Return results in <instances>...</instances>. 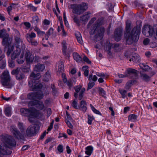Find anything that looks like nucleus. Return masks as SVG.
<instances>
[{"instance_id":"0e129e2a","label":"nucleus","mask_w":157,"mask_h":157,"mask_svg":"<svg viewBox=\"0 0 157 157\" xmlns=\"http://www.w3.org/2000/svg\"><path fill=\"white\" fill-rule=\"evenodd\" d=\"M52 114L51 110L50 108L47 109V116L48 117H49Z\"/></svg>"},{"instance_id":"f03ea898","label":"nucleus","mask_w":157,"mask_h":157,"mask_svg":"<svg viewBox=\"0 0 157 157\" xmlns=\"http://www.w3.org/2000/svg\"><path fill=\"white\" fill-rule=\"evenodd\" d=\"M43 96V92L40 90H38L36 93L32 92L29 93L28 95V98L32 101L29 103L28 106L29 107L36 105V107L39 109H43L44 108V105L42 101H38L37 99H41Z\"/></svg>"},{"instance_id":"a19ab883","label":"nucleus","mask_w":157,"mask_h":157,"mask_svg":"<svg viewBox=\"0 0 157 157\" xmlns=\"http://www.w3.org/2000/svg\"><path fill=\"white\" fill-rule=\"evenodd\" d=\"M85 89L84 88H82L79 94V100H81L82 99L83 97V93L84 92Z\"/></svg>"},{"instance_id":"69168bd1","label":"nucleus","mask_w":157,"mask_h":157,"mask_svg":"<svg viewBox=\"0 0 157 157\" xmlns=\"http://www.w3.org/2000/svg\"><path fill=\"white\" fill-rule=\"evenodd\" d=\"M149 39L147 38H146L144 39V41H143V43L144 45H147V44H148V43H149Z\"/></svg>"},{"instance_id":"6e6d98bb","label":"nucleus","mask_w":157,"mask_h":157,"mask_svg":"<svg viewBox=\"0 0 157 157\" xmlns=\"http://www.w3.org/2000/svg\"><path fill=\"white\" fill-rule=\"evenodd\" d=\"M82 88V86L80 85L76 87L75 88V91L77 93L80 92Z\"/></svg>"},{"instance_id":"b1692460","label":"nucleus","mask_w":157,"mask_h":157,"mask_svg":"<svg viewBox=\"0 0 157 157\" xmlns=\"http://www.w3.org/2000/svg\"><path fill=\"white\" fill-rule=\"evenodd\" d=\"M73 58L75 60L78 62H80L82 60V58L77 53L75 52L73 54Z\"/></svg>"},{"instance_id":"9b49d317","label":"nucleus","mask_w":157,"mask_h":157,"mask_svg":"<svg viewBox=\"0 0 157 157\" xmlns=\"http://www.w3.org/2000/svg\"><path fill=\"white\" fill-rule=\"evenodd\" d=\"M22 52H24V56H25V59L27 63H32L34 59L33 55L28 50H23Z\"/></svg>"},{"instance_id":"aec40b11","label":"nucleus","mask_w":157,"mask_h":157,"mask_svg":"<svg viewBox=\"0 0 157 157\" xmlns=\"http://www.w3.org/2000/svg\"><path fill=\"white\" fill-rule=\"evenodd\" d=\"M56 11L55 10H54L53 11L54 13H55L56 16L58 18V20L59 21L60 24H63L62 17L61 16H58V13H60V11L58 6V5L57 3L56 4Z\"/></svg>"},{"instance_id":"bf43d9fd","label":"nucleus","mask_w":157,"mask_h":157,"mask_svg":"<svg viewBox=\"0 0 157 157\" xmlns=\"http://www.w3.org/2000/svg\"><path fill=\"white\" fill-rule=\"evenodd\" d=\"M83 59L84 61L86 62L87 63L89 64L91 63V62L86 56H84Z\"/></svg>"},{"instance_id":"6ab92c4d","label":"nucleus","mask_w":157,"mask_h":157,"mask_svg":"<svg viewBox=\"0 0 157 157\" xmlns=\"http://www.w3.org/2000/svg\"><path fill=\"white\" fill-rule=\"evenodd\" d=\"M104 33V29L102 27H100L98 30V34L96 35V37L98 38V40L101 39L103 37Z\"/></svg>"},{"instance_id":"37998d69","label":"nucleus","mask_w":157,"mask_h":157,"mask_svg":"<svg viewBox=\"0 0 157 157\" xmlns=\"http://www.w3.org/2000/svg\"><path fill=\"white\" fill-rule=\"evenodd\" d=\"M141 77L145 81H147L150 79V77L146 74H143L141 75Z\"/></svg>"},{"instance_id":"412c9836","label":"nucleus","mask_w":157,"mask_h":157,"mask_svg":"<svg viewBox=\"0 0 157 157\" xmlns=\"http://www.w3.org/2000/svg\"><path fill=\"white\" fill-rule=\"evenodd\" d=\"M90 17V13L88 12L80 17V20L83 22H86L88 21Z\"/></svg>"},{"instance_id":"72a5a7b5","label":"nucleus","mask_w":157,"mask_h":157,"mask_svg":"<svg viewBox=\"0 0 157 157\" xmlns=\"http://www.w3.org/2000/svg\"><path fill=\"white\" fill-rule=\"evenodd\" d=\"M51 77L50 73L47 71L43 76V80L45 81L48 82L50 79Z\"/></svg>"},{"instance_id":"3c124183","label":"nucleus","mask_w":157,"mask_h":157,"mask_svg":"<svg viewBox=\"0 0 157 157\" xmlns=\"http://www.w3.org/2000/svg\"><path fill=\"white\" fill-rule=\"evenodd\" d=\"M24 77V75L22 74H18L16 75V78L17 79L20 80L23 79Z\"/></svg>"},{"instance_id":"13d9d810","label":"nucleus","mask_w":157,"mask_h":157,"mask_svg":"<svg viewBox=\"0 0 157 157\" xmlns=\"http://www.w3.org/2000/svg\"><path fill=\"white\" fill-rule=\"evenodd\" d=\"M71 105L75 109L78 108V107L77 106V102L75 101H73Z\"/></svg>"},{"instance_id":"6e6552de","label":"nucleus","mask_w":157,"mask_h":157,"mask_svg":"<svg viewBox=\"0 0 157 157\" xmlns=\"http://www.w3.org/2000/svg\"><path fill=\"white\" fill-rule=\"evenodd\" d=\"M10 44L8 46V49L7 51V55L9 56L11 55V58L12 59H14L16 58H17L20 54H21L22 51V49L20 48H16L13 51L14 47L13 46L10 45Z\"/></svg>"},{"instance_id":"0eeeda50","label":"nucleus","mask_w":157,"mask_h":157,"mask_svg":"<svg viewBox=\"0 0 157 157\" xmlns=\"http://www.w3.org/2000/svg\"><path fill=\"white\" fill-rule=\"evenodd\" d=\"M142 33L146 36H153L157 39V26L154 28L149 25H145L143 28Z\"/></svg>"},{"instance_id":"052dcab7","label":"nucleus","mask_w":157,"mask_h":157,"mask_svg":"<svg viewBox=\"0 0 157 157\" xmlns=\"http://www.w3.org/2000/svg\"><path fill=\"white\" fill-rule=\"evenodd\" d=\"M118 76L119 78H124L128 76V74L125 73V72L124 75L122 74H118Z\"/></svg>"},{"instance_id":"864d4df0","label":"nucleus","mask_w":157,"mask_h":157,"mask_svg":"<svg viewBox=\"0 0 157 157\" xmlns=\"http://www.w3.org/2000/svg\"><path fill=\"white\" fill-rule=\"evenodd\" d=\"M29 42L32 45L35 46H37L38 44L37 41L34 40H32L31 41H30Z\"/></svg>"},{"instance_id":"c9c22d12","label":"nucleus","mask_w":157,"mask_h":157,"mask_svg":"<svg viewBox=\"0 0 157 157\" xmlns=\"http://www.w3.org/2000/svg\"><path fill=\"white\" fill-rule=\"evenodd\" d=\"M140 66L143 70L145 71H147L150 68V67L148 65L143 63H140Z\"/></svg>"},{"instance_id":"ddd939ff","label":"nucleus","mask_w":157,"mask_h":157,"mask_svg":"<svg viewBox=\"0 0 157 157\" xmlns=\"http://www.w3.org/2000/svg\"><path fill=\"white\" fill-rule=\"evenodd\" d=\"M11 131L15 137L18 139H23L24 138V135L21 134L17 131L16 127L12 126L11 129Z\"/></svg>"},{"instance_id":"2eb2a0df","label":"nucleus","mask_w":157,"mask_h":157,"mask_svg":"<svg viewBox=\"0 0 157 157\" xmlns=\"http://www.w3.org/2000/svg\"><path fill=\"white\" fill-rule=\"evenodd\" d=\"M122 30L120 28H117L116 29L114 34L115 39L117 41H119L121 38Z\"/></svg>"},{"instance_id":"5fc2aeb1","label":"nucleus","mask_w":157,"mask_h":157,"mask_svg":"<svg viewBox=\"0 0 157 157\" xmlns=\"http://www.w3.org/2000/svg\"><path fill=\"white\" fill-rule=\"evenodd\" d=\"M94 84L95 83L94 82L90 81L88 84V89H90L92 88Z\"/></svg>"},{"instance_id":"49530a36","label":"nucleus","mask_w":157,"mask_h":157,"mask_svg":"<svg viewBox=\"0 0 157 157\" xmlns=\"http://www.w3.org/2000/svg\"><path fill=\"white\" fill-rule=\"evenodd\" d=\"M119 91L121 94L122 95V97L124 98L125 96V94L126 93V91L122 89H120L119 90Z\"/></svg>"},{"instance_id":"e2e57ef3","label":"nucleus","mask_w":157,"mask_h":157,"mask_svg":"<svg viewBox=\"0 0 157 157\" xmlns=\"http://www.w3.org/2000/svg\"><path fill=\"white\" fill-rule=\"evenodd\" d=\"M66 122L69 128H73V126L71 123L69 121L67 120L66 121Z\"/></svg>"},{"instance_id":"dca6fc26","label":"nucleus","mask_w":157,"mask_h":157,"mask_svg":"<svg viewBox=\"0 0 157 157\" xmlns=\"http://www.w3.org/2000/svg\"><path fill=\"white\" fill-rule=\"evenodd\" d=\"M45 68L44 64L39 63L35 65L34 70V71L37 72H42L44 71Z\"/></svg>"},{"instance_id":"8fccbe9b","label":"nucleus","mask_w":157,"mask_h":157,"mask_svg":"<svg viewBox=\"0 0 157 157\" xmlns=\"http://www.w3.org/2000/svg\"><path fill=\"white\" fill-rule=\"evenodd\" d=\"M136 82L135 81H130L128 82L126 84V87H130Z\"/></svg>"},{"instance_id":"a878e982","label":"nucleus","mask_w":157,"mask_h":157,"mask_svg":"<svg viewBox=\"0 0 157 157\" xmlns=\"http://www.w3.org/2000/svg\"><path fill=\"white\" fill-rule=\"evenodd\" d=\"M4 112L6 116L7 117L10 116L12 114L11 107L7 106L6 107Z\"/></svg>"},{"instance_id":"5701e85b","label":"nucleus","mask_w":157,"mask_h":157,"mask_svg":"<svg viewBox=\"0 0 157 157\" xmlns=\"http://www.w3.org/2000/svg\"><path fill=\"white\" fill-rule=\"evenodd\" d=\"M67 43L65 41H63L62 42V52L63 54L67 57L68 58L69 57V55L68 54L66 53V52L67 50Z\"/></svg>"},{"instance_id":"4468645a","label":"nucleus","mask_w":157,"mask_h":157,"mask_svg":"<svg viewBox=\"0 0 157 157\" xmlns=\"http://www.w3.org/2000/svg\"><path fill=\"white\" fill-rule=\"evenodd\" d=\"M15 45L16 48H20L22 50L25 49V45L23 44V40L19 37H16L15 38Z\"/></svg>"},{"instance_id":"393cba45","label":"nucleus","mask_w":157,"mask_h":157,"mask_svg":"<svg viewBox=\"0 0 157 157\" xmlns=\"http://www.w3.org/2000/svg\"><path fill=\"white\" fill-rule=\"evenodd\" d=\"M86 151L85 153L86 154L88 155H90L93 152V147L92 146H89L87 147L86 148Z\"/></svg>"},{"instance_id":"a18cd8bd","label":"nucleus","mask_w":157,"mask_h":157,"mask_svg":"<svg viewBox=\"0 0 157 157\" xmlns=\"http://www.w3.org/2000/svg\"><path fill=\"white\" fill-rule=\"evenodd\" d=\"M33 22L36 24L40 20L37 16H34L33 18Z\"/></svg>"},{"instance_id":"473e14b6","label":"nucleus","mask_w":157,"mask_h":157,"mask_svg":"<svg viewBox=\"0 0 157 157\" xmlns=\"http://www.w3.org/2000/svg\"><path fill=\"white\" fill-rule=\"evenodd\" d=\"M53 31L54 29L52 28H51L49 29L48 32L46 33V34L45 35V39L47 40H48L49 36L53 33Z\"/></svg>"},{"instance_id":"774afa93","label":"nucleus","mask_w":157,"mask_h":157,"mask_svg":"<svg viewBox=\"0 0 157 157\" xmlns=\"http://www.w3.org/2000/svg\"><path fill=\"white\" fill-rule=\"evenodd\" d=\"M8 63H9V66L10 67H13L14 65L13 63V61L12 60H10L8 62Z\"/></svg>"},{"instance_id":"09e8293b","label":"nucleus","mask_w":157,"mask_h":157,"mask_svg":"<svg viewBox=\"0 0 157 157\" xmlns=\"http://www.w3.org/2000/svg\"><path fill=\"white\" fill-rule=\"evenodd\" d=\"M58 151L60 153H62L63 151V146L62 145L59 144L57 147Z\"/></svg>"},{"instance_id":"603ef678","label":"nucleus","mask_w":157,"mask_h":157,"mask_svg":"<svg viewBox=\"0 0 157 157\" xmlns=\"http://www.w3.org/2000/svg\"><path fill=\"white\" fill-rule=\"evenodd\" d=\"M18 126L19 129L21 130V132H22L24 130L23 124L21 122L19 123L18 124Z\"/></svg>"},{"instance_id":"4be33fe9","label":"nucleus","mask_w":157,"mask_h":157,"mask_svg":"<svg viewBox=\"0 0 157 157\" xmlns=\"http://www.w3.org/2000/svg\"><path fill=\"white\" fill-rule=\"evenodd\" d=\"M137 72V71L135 69L130 68L127 70L125 71V73L128 74V76L131 75H133L135 76H136Z\"/></svg>"},{"instance_id":"79ce46f5","label":"nucleus","mask_w":157,"mask_h":157,"mask_svg":"<svg viewBox=\"0 0 157 157\" xmlns=\"http://www.w3.org/2000/svg\"><path fill=\"white\" fill-rule=\"evenodd\" d=\"M98 79L96 75H94L92 76V75H90L89 77V80H92L93 81L95 82Z\"/></svg>"},{"instance_id":"f8f14e48","label":"nucleus","mask_w":157,"mask_h":157,"mask_svg":"<svg viewBox=\"0 0 157 157\" xmlns=\"http://www.w3.org/2000/svg\"><path fill=\"white\" fill-rule=\"evenodd\" d=\"M37 125H33L29 127L26 130V134L28 136H33L36 132V128Z\"/></svg>"},{"instance_id":"20e7f679","label":"nucleus","mask_w":157,"mask_h":157,"mask_svg":"<svg viewBox=\"0 0 157 157\" xmlns=\"http://www.w3.org/2000/svg\"><path fill=\"white\" fill-rule=\"evenodd\" d=\"M41 76L39 73L35 74L34 72L31 74L29 81V85L30 90L32 91L38 90L42 86L38 80Z\"/></svg>"},{"instance_id":"ea45409f","label":"nucleus","mask_w":157,"mask_h":157,"mask_svg":"<svg viewBox=\"0 0 157 157\" xmlns=\"http://www.w3.org/2000/svg\"><path fill=\"white\" fill-rule=\"evenodd\" d=\"M0 62V68L4 69L6 66V61L4 59Z\"/></svg>"},{"instance_id":"338daca9","label":"nucleus","mask_w":157,"mask_h":157,"mask_svg":"<svg viewBox=\"0 0 157 157\" xmlns=\"http://www.w3.org/2000/svg\"><path fill=\"white\" fill-rule=\"evenodd\" d=\"M34 60L35 62H38L40 61L41 59L38 56H35L34 57Z\"/></svg>"},{"instance_id":"f3484780","label":"nucleus","mask_w":157,"mask_h":157,"mask_svg":"<svg viewBox=\"0 0 157 157\" xmlns=\"http://www.w3.org/2000/svg\"><path fill=\"white\" fill-rule=\"evenodd\" d=\"M86 105L87 104L86 102L84 100H82L80 102V105L78 106V108L79 109L84 113H85L86 110Z\"/></svg>"},{"instance_id":"bb28decb","label":"nucleus","mask_w":157,"mask_h":157,"mask_svg":"<svg viewBox=\"0 0 157 157\" xmlns=\"http://www.w3.org/2000/svg\"><path fill=\"white\" fill-rule=\"evenodd\" d=\"M138 116L135 114H132L130 115L128 117V120L129 121L133 122H136L137 121Z\"/></svg>"},{"instance_id":"a211bd4d","label":"nucleus","mask_w":157,"mask_h":157,"mask_svg":"<svg viewBox=\"0 0 157 157\" xmlns=\"http://www.w3.org/2000/svg\"><path fill=\"white\" fill-rule=\"evenodd\" d=\"M36 37V34L33 32L30 33H28L25 35V37L28 42L31 41L33 40V38H35Z\"/></svg>"},{"instance_id":"4c0bfd02","label":"nucleus","mask_w":157,"mask_h":157,"mask_svg":"<svg viewBox=\"0 0 157 157\" xmlns=\"http://www.w3.org/2000/svg\"><path fill=\"white\" fill-rule=\"evenodd\" d=\"M27 7L31 11L34 12L36 11L37 9V7H35L32 4H31L28 5Z\"/></svg>"},{"instance_id":"c03bdc74","label":"nucleus","mask_w":157,"mask_h":157,"mask_svg":"<svg viewBox=\"0 0 157 157\" xmlns=\"http://www.w3.org/2000/svg\"><path fill=\"white\" fill-rule=\"evenodd\" d=\"M16 4H15L12 3L11 4L10 6L7 8V10L9 13H10L14 6Z\"/></svg>"},{"instance_id":"cd10ccee","label":"nucleus","mask_w":157,"mask_h":157,"mask_svg":"<svg viewBox=\"0 0 157 157\" xmlns=\"http://www.w3.org/2000/svg\"><path fill=\"white\" fill-rule=\"evenodd\" d=\"M68 86L70 89L72 87L73 85L75 84V80L70 79L67 81H66V82L65 83Z\"/></svg>"},{"instance_id":"423d86ee","label":"nucleus","mask_w":157,"mask_h":157,"mask_svg":"<svg viewBox=\"0 0 157 157\" xmlns=\"http://www.w3.org/2000/svg\"><path fill=\"white\" fill-rule=\"evenodd\" d=\"M68 7L71 10L73 13L80 15L87 9L88 6L86 3L82 2L79 4H71L68 6Z\"/></svg>"},{"instance_id":"2f4dec72","label":"nucleus","mask_w":157,"mask_h":157,"mask_svg":"<svg viewBox=\"0 0 157 157\" xmlns=\"http://www.w3.org/2000/svg\"><path fill=\"white\" fill-rule=\"evenodd\" d=\"M99 25V24H98L97 22L96 24L94 25H93L92 29H91L90 31V33L91 34H93L96 33V31L99 29L98 26Z\"/></svg>"},{"instance_id":"7c9ffc66","label":"nucleus","mask_w":157,"mask_h":157,"mask_svg":"<svg viewBox=\"0 0 157 157\" xmlns=\"http://www.w3.org/2000/svg\"><path fill=\"white\" fill-rule=\"evenodd\" d=\"M119 44H109L108 45V48H106L105 50L108 52H109L110 49L111 48H115L119 47Z\"/></svg>"},{"instance_id":"7ed1b4c3","label":"nucleus","mask_w":157,"mask_h":157,"mask_svg":"<svg viewBox=\"0 0 157 157\" xmlns=\"http://www.w3.org/2000/svg\"><path fill=\"white\" fill-rule=\"evenodd\" d=\"M126 32L125 34V37L127 39V43L128 44H132L134 41L136 42L139 37L140 31L134 28L130 33L131 24L129 21H127L126 23Z\"/></svg>"},{"instance_id":"9d476101","label":"nucleus","mask_w":157,"mask_h":157,"mask_svg":"<svg viewBox=\"0 0 157 157\" xmlns=\"http://www.w3.org/2000/svg\"><path fill=\"white\" fill-rule=\"evenodd\" d=\"M0 37L3 38L2 44L3 45L8 46L11 43V41L9 38V35L6 33V30L3 29L0 30Z\"/></svg>"},{"instance_id":"de8ad7c7","label":"nucleus","mask_w":157,"mask_h":157,"mask_svg":"<svg viewBox=\"0 0 157 157\" xmlns=\"http://www.w3.org/2000/svg\"><path fill=\"white\" fill-rule=\"evenodd\" d=\"M73 18L74 21L77 24H78V25L79 24L80 20L78 19V17L77 16H76L75 15H74V16L73 17Z\"/></svg>"},{"instance_id":"f704fd0d","label":"nucleus","mask_w":157,"mask_h":157,"mask_svg":"<svg viewBox=\"0 0 157 157\" xmlns=\"http://www.w3.org/2000/svg\"><path fill=\"white\" fill-rule=\"evenodd\" d=\"M90 106L92 110L94 113L100 115H101V113L99 111L96 109L92 104H90Z\"/></svg>"},{"instance_id":"1a4fd4ad","label":"nucleus","mask_w":157,"mask_h":157,"mask_svg":"<svg viewBox=\"0 0 157 157\" xmlns=\"http://www.w3.org/2000/svg\"><path fill=\"white\" fill-rule=\"evenodd\" d=\"M1 82L3 86L10 87L13 85L10 83V78L8 70H6L4 71L1 75Z\"/></svg>"},{"instance_id":"e433bc0d","label":"nucleus","mask_w":157,"mask_h":157,"mask_svg":"<svg viewBox=\"0 0 157 157\" xmlns=\"http://www.w3.org/2000/svg\"><path fill=\"white\" fill-rule=\"evenodd\" d=\"M132 59L134 62L136 63H139L140 61V56L137 55L133 56L132 58Z\"/></svg>"},{"instance_id":"4d7b16f0","label":"nucleus","mask_w":157,"mask_h":157,"mask_svg":"<svg viewBox=\"0 0 157 157\" xmlns=\"http://www.w3.org/2000/svg\"><path fill=\"white\" fill-rule=\"evenodd\" d=\"M96 20V18L95 17H94L92 18L91 20L90 21V22H89L88 25V28H89L90 27V25L93 23V22L95 21Z\"/></svg>"},{"instance_id":"58836bf2","label":"nucleus","mask_w":157,"mask_h":157,"mask_svg":"<svg viewBox=\"0 0 157 157\" xmlns=\"http://www.w3.org/2000/svg\"><path fill=\"white\" fill-rule=\"evenodd\" d=\"M94 119V118L93 116L88 115V122L87 123L89 124H91L93 120Z\"/></svg>"},{"instance_id":"39448f33","label":"nucleus","mask_w":157,"mask_h":157,"mask_svg":"<svg viewBox=\"0 0 157 157\" xmlns=\"http://www.w3.org/2000/svg\"><path fill=\"white\" fill-rule=\"evenodd\" d=\"M21 114L22 116H26L28 118L29 121L32 122L34 119L41 114L39 111L36 110L33 107L29 109L25 108H21L20 109Z\"/></svg>"},{"instance_id":"c756f323","label":"nucleus","mask_w":157,"mask_h":157,"mask_svg":"<svg viewBox=\"0 0 157 157\" xmlns=\"http://www.w3.org/2000/svg\"><path fill=\"white\" fill-rule=\"evenodd\" d=\"M24 57V52L22 51L20 56L17 59V62L20 64L23 63L25 60V58Z\"/></svg>"},{"instance_id":"f257e3e1","label":"nucleus","mask_w":157,"mask_h":157,"mask_svg":"<svg viewBox=\"0 0 157 157\" xmlns=\"http://www.w3.org/2000/svg\"><path fill=\"white\" fill-rule=\"evenodd\" d=\"M16 145V142L12 136L5 134L0 136V155L7 154L6 149L7 147H15Z\"/></svg>"},{"instance_id":"680f3d73","label":"nucleus","mask_w":157,"mask_h":157,"mask_svg":"<svg viewBox=\"0 0 157 157\" xmlns=\"http://www.w3.org/2000/svg\"><path fill=\"white\" fill-rule=\"evenodd\" d=\"M38 35L40 36H42L43 35H45V32L43 31H41L40 30L37 33Z\"/></svg>"},{"instance_id":"c85d7f7f","label":"nucleus","mask_w":157,"mask_h":157,"mask_svg":"<svg viewBox=\"0 0 157 157\" xmlns=\"http://www.w3.org/2000/svg\"><path fill=\"white\" fill-rule=\"evenodd\" d=\"M56 65L57 67L58 71L62 72L63 70L64 65L62 61H60L57 63Z\"/></svg>"}]
</instances>
